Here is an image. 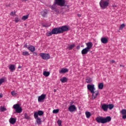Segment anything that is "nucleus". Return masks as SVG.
Returning <instances> with one entry per match:
<instances>
[{"label":"nucleus","instance_id":"obj_9","mask_svg":"<svg viewBox=\"0 0 126 126\" xmlns=\"http://www.w3.org/2000/svg\"><path fill=\"white\" fill-rule=\"evenodd\" d=\"M57 34H58L57 29L55 28L53 29H52L51 32H47L46 33V36H47V37H50V36H52L53 34L57 35Z\"/></svg>","mask_w":126,"mask_h":126},{"label":"nucleus","instance_id":"obj_45","mask_svg":"<svg viewBox=\"0 0 126 126\" xmlns=\"http://www.w3.org/2000/svg\"><path fill=\"white\" fill-rule=\"evenodd\" d=\"M24 48H28V45H27V43L24 45Z\"/></svg>","mask_w":126,"mask_h":126},{"label":"nucleus","instance_id":"obj_35","mask_svg":"<svg viewBox=\"0 0 126 126\" xmlns=\"http://www.w3.org/2000/svg\"><path fill=\"white\" fill-rule=\"evenodd\" d=\"M108 109L110 110L114 108V105L113 104H109L108 105Z\"/></svg>","mask_w":126,"mask_h":126},{"label":"nucleus","instance_id":"obj_10","mask_svg":"<svg viewBox=\"0 0 126 126\" xmlns=\"http://www.w3.org/2000/svg\"><path fill=\"white\" fill-rule=\"evenodd\" d=\"M45 99H46V94H42L40 96H38V102L39 103L44 102V101H45Z\"/></svg>","mask_w":126,"mask_h":126},{"label":"nucleus","instance_id":"obj_43","mask_svg":"<svg viewBox=\"0 0 126 126\" xmlns=\"http://www.w3.org/2000/svg\"><path fill=\"white\" fill-rule=\"evenodd\" d=\"M123 116H122V119L125 120V119H126V114L125 115H122Z\"/></svg>","mask_w":126,"mask_h":126},{"label":"nucleus","instance_id":"obj_28","mask_svg":"<svg viewBox=\"0 0 126 126\" xmlns=\"http://www.w3.org/2000/svg\"><path fill=\"white\" fill-rule=\"evenodd\" d=\"M0 111L1 112H4V111H6V108L4 107V106H1L0 107Z\"/></svg>","mask_w":126,"mask_h":126},{"label":"nucleus","instance_id":"obj_13","mask_svg":"<svg viewBox=\"0 0 126 126\" xmlns=\"http://www.w3.org/2000/svg\"><path fill=\"white\" fill-rule=\"evenodd\" d=\"M9 69H10L11 72H13V71L16 69V67L13 64H11L9 65Z\"/></svg>","mask_w":126,"mask_h":126},{"label":"nucleus","instance_id":"obj_6","mask_svg":"<svg viewBox=\"0 0 126 126\" xmlns=\"http://www.w3.org/2000/svg\"><path fill=\"white\" fill-rule=\"evenodd\" d=\"M13 108L16 110V112L15 113L20 114V113L22 112V108L20 107V105L19 104L14 105Z\"/></svg>","mask_w":126,"mask_h":126},{"label":"nucleus","instance_id":"obj_47","mask_svg":"<svg viewBox=\"0 0 126 126\" xmlns=\"http://www.w3.org/2000/svg\"><path fill=\"white\" fill-rule=\"evenodd\" d=\"M33 55L34 56H37V54L36 52H33Z\"/></svg>","mask_w":126,"mask_h":126},{"label":"nucleus","instance_id":"obj_40","mask_svg":"<svg viewBox=\"0 0 126 126\" xmlns=\"http://www.w3.org/2000/svg\"><path fill=\"white\" fill-rule=\"evenodd\" d=\"M15 22H16V23H18V22H19V21H20V20H19L18 18L16 17L15 18Z\"/></svg>","mask_w":126,"mask_h":126},{"label":"nucleus","instance_id":"obj_18","mask_svg":"<svg viewBox=\"0 0 126 126\" xmlns=\"http://www.w3.org/2000/svg\"><path fill=\"white\" fill-rule=\"evenodd\" d=\"M9 123L11 125H14L16 123V119L15 118H11L9 120Z\"/></svg>","mask_w":126,"mask_h":126},{"label":"nucleus","instance_id":"obj_17","mask_svg":"<svg viewBox=\"0 0 126 126\" xmlns=\"http://www.w3.org/2000/svg\"><path fill=\"white\" fill-rule=\"evenodd\" d=\"M68 72V69L66 68H62L61 70L59 71V73H66Z\"/></svg>","mask_w":126,"mask_h":126},{"label":"nucleus","instance_id":"obj_42","mask_svg":"<svg viewBox=\"0 0 126 126\" xmlns=\"http://www.w3.org/2000/svg\"><path fill=\"white\" fill-rule=\"evenodd\" d=\"M42 26L43 27H49V25H48V24H42Z\"/></svg>","mask_w":126,"mask_h":126},{"label":"nucleus","instance_id":"obj_30","mask_svg":"<svg viewBox=\"0 0 126 126\" xmlns=\"http://www.w3.org/2000/svg\"><path fill=\"white\" fill-rule=\"evenodd\" d=\"M29 15L23 16L22 18V20H26V19H28Z\"/></svg>","mask_w":126,"mask_h":126},{"label":"nucleus","instance_id":"obj_8","mask_svg":"<svg viewBox=\"0 0 126 126\" xmlns=\"http://www.w3.org/2000/svg\"><path fill=\"white\" fill-rule=\"evenodd\" d=\"M44 115V112L42 110H39L38 112H35L34 113L33 117L34 119H37L39 116L41 117V116H43Z\"/></svg>","mask_w":126,"mask_h":126},{"label":"nucleus","instance_id":"obj_14","mask_svg":"<svg viewBox=\"0 0 126 126\" xmlns=\"http://www.w3.org/2000/svg\"><path fill=\"white\" fill-rule=\"evenodd\" d=\"M86 45L87 46V47H86L88 50H89L90 51V49L92 48V46H93V44H92V42H89L87 43H86Z\"/></svg>","mask_w":126,"mask_h":126},{"label":"nucleus","instance_id":"obj_23","mask_svg":"<svg viewBox=\"0 0 126 126\" xmlns=\"http://www.w3.org/2000/svg\"><path fill=\"white\" fill-rule=\"evenodd\" d=\"M42 16L43 17H45L46 16V14H48V11L47 10H45L41 12Z\"/></svg>","mask_w":126,"mask_h":126},{"label":"nucleus","instance_id":"obj_19","mask_svg":"<svg viewBox=\"0 0 126 126\" xmlns=\"http://www.w3.org/2000/svg\"><path fill=\"white\" fill-rule=\"evenodd\" d=\"M101 42L103 44H107L108 43V39L106 37H101Z\"/></svg>","mask_w":126,"mask_h":126},{"label":"nucleus","instance_id":"obj_38","mask_svg":"<svg viewBox=\"0 0 126 126\" xmlns=\"http://www.w3.org/2000/svg\"><path fill=\"white\" fill-rule=\"evenodd\" d=\"M125 24H122V25H121L119 30H122V29L125 27Z\"/></svg>","mask_w":126,"mask_h":126},{"label":"nucleus","instance_id":"obj_48","mask_svg":"<svg viewBox=\"0 0 126 126\" xmlns=\"http://www.w3.org/2000/svg\"><path fill=\"white\" fill-rule=\"evenodd\" d=\"M77 16H78V17H80L81 16V14H77Z\"/></svg>","mask_w":126,"mask_h":126},{"label":"nucleus","instance_id":"obj_33","mask_svg":"<svg viewBox=\"0 0 126 126\" xmlns=\"http://www.w3.org/2000/svg\"><path fill=\"white\" fill-rule=\"evenodd\" d=\"M24 119H26V120H29V119H30V117H29L27 113L24 114Z\"/></svg>","mask_w":126,"mask_h":126},{"label":"nucleus","instance_id":"obj_5","mask_svg":"<svg viewBox=\"0 0 126 126\" xmlns=\"http://www.w3.org/2000/svg\"><path fill=\"white\" fill-rule=\"evenodd\" d=\"M55 4H57L59 6H66L65 0H55Z\"/></svg>","mask_w":126,"mask_h":126},{"label":"nucleus","instance_id":"obj_25","mask_svg":"<svg viewBox=\"0 0 126 126\" xmlns=\"http://www.w3.org/2000/svg\"><path fill=\"white\" fill-rule=\"evenodd\" d=\"M75 46V44L69 45V47H68V50H69V51L71 50L72 49H73V48H74Z\"/></svg>","mask_w":126,"mask_h":126},{"label":"nucleus","instance_id":"obj_50","mask_svg":"<svg viewBox=\"0 0 126 126\" xmlns=\"http://www.w3.org/2000/svg\"><path fill=\"white\" fill-rule=\"evenodd\" d=\"M120 67H124L125 66H124V65H120Z\"/></svg>","mask_w":126,"mask_h":126},{"label":"nucleus","instance_id":"obj_20","mask_svg":"<svg viewBox=\"0 0 126 126\" xmlns=\"http://www.w3.org/2000/svg\"><path fill=\"white\" fill-rule=\"evenodd\" d=\"M68 79L65 77H63V78L60 79V81H61L62 83H65V82L68 81Z\"/></svg>","mask_w":126,"mask_h":126},{"label":"nucleus","instance_id":"obj_44","mask_svg":"<svg viewBox=\"0 0 126 126\" xmlns=\"http://www.w3.org/2000/svg\"><path fill=\"white\" fill-rule=\"evenodd\" d=\"M95 97L96 98V96H97V95L99 94V91H96L95 92Z\"/></svg>","mask_w":126,"mask_h":126},{"label":"nucleus","instance_id":"obj_37","mask_svg":"<svg viewBox=\"0 0 126 126\" xmlns=\"http://www.w3.org/2000/svg\"><path fill=\"white\" fill-rule=\"evenodd\" d=\"M11 94L12 96H16L17 94V93L15 91H12Z\"/></svg>","mask_w":126,"mask_h":126},{"label":"nucleus","instance_id":"obj_26","mask_svg":"<svg viewBox=\"0 0 126 126\" xmlns=\"http://www.w3.org/2000/svg\"><path fill=\"white\" fill-rule=\"evenodd\" d=\"M85 114H86V118L87 119H89V118H90V117L91 116V113H90L88 111H86L85 112Z\"/></svg>","mask_w":126,"mask_h":126},{"label":"nucleus","instance_id":"obj_49","mask_svg":"<svg viewBox=\"0 0 126 126\" xmlns=\"http://www.w3.org/2000/svg\"><path fill=\"white\" fill-rule=\"evenodd\" d=\"M77 49L78 50H79V49H80V46H77Z\"/></svg>","mask_w":126,"mask_h":126},{"label":"nucleus","instance_id":"obj_4","mask_svg":"<svg viewBox=\"0 0 126 126\" xmlns=\"http://www.w3.org/2000/svg\"><path fill=\"white\" fill-rule=\"evenodd\" d=\"M87 89L89 91H90L91 93H92V99L93 100L95 99V95H94V93H95L94 89H95V88L94 85L88 84Z\"/></svg>","mask_w":126,"mask_h":126},{"label":"nucleus","instance_id":"obj_27","mask_svg":"<svg viewBox=\"0 0 126 126\" xmlns=\"http://www.w3.org/2000/svg\"><path fill=\"white\" fill-rule=\"evenodd\" d=\"M57 4H55V1H54V4L51 7V8L52 10H54L57 9V7H56V5H57Z\"/></svg>","mask_w":126,"mask_h":126},{"label":"nucleus","instance_id":"obj_2","mask_svg":"<svg viewBox=\"0 0 126 126\" xmlns=\"http://www.w3.org/2000/svg\"><path fill=\"white\" fill-rule=\"evenodd\" d=\"M56 28V31H57V34H62V33H63V32H67V31H69V27L66 25Z\"/></svg>","mask_w":126,"mask_h":126},{"label":"nucleus","instance_id":"obj_53","mask_svg":"<svg viewBox=\"0 0 126 126\" xmlns=\"http://www.w3.org/2000/svg\"><path fill=\"white\" fill-rule=\"evenodd\" d=\"M0 98H2V95L0 94Z\"/></svg>","mask_w":126,"mask_h":126},{"label":"nucleus","instance_id":"obj_1","mask_svg":"<svg viewBox=\"0 0 126 126\" xmlns=\"http://www.w3.org/2000/svg\"><path fill=\"white\" fill-rule=\"evenodd\" d=\"M95 120L98 123L104 124L111 122L112 118H111V117L110 116H108L106 118H103V117H96Z\"/></svg>","mask_w":126,"mask_h":126},{"label":"nucleus","instance_id":"obj_34","mask_svg":"<svg viewBox=\"0 0 126 126\" xmlns=\"http://www.w3.org/2000/svg\"><path fill=\"white\" fill-rule=\"evenodd\" d=\"M59 112H60L59 109H54L53 111V114H58V113H59Z\"/></svg>","mask_w":126,"mask_h":126},{"label":"nucleus","instance_id":"obj_39","mask_svg":"<svg viewBox=\"0 0 126 126\" xmlns=\"http://www.w3.org/2000/svg\"><path fill=\"white\" fill-rule=\"evenodd\" d=\"M54 11H55V12H56L57 14H59L60 13V11H59V9H58V8H56V9H55Z\"/></svg>","mask_w":126,"mask_h":126},{"label":"nucleus","instance_id":"obj_24","mask_svg":"<svg viewBox=\"0 0 126 126\" xmlns=\"http://www.w3.org/2000/svg\"><path fill=\"white\" fill-rule=\"evenodd\" d=\"M43 75L45 76V77H48L49 75H50V72L44 71L43 73Z\"/></svg>","mask_w":126,"mask_h":126},{"label":"nucleus","instance_id":"obj_21","mask_svg":"<svg viewBox=\"0 0 126 126\" xmlns=\"http://www.w3.org/2000/svg\"><path fill=\"white\" fill-rule=\"evenodd\" d=\"M36 120V122L37 124V125H41L42 123V121L41 120V118H39V117H37V118H34Z\"/></svg>","mask_w":126,"mask_h":126},{"label":"nucleus","instance_id":"obj_29","mask_svg":"<svg viewBox=\"0 0 126 126\" xmlns=\"http://www.w3.org/2000/svg\"><path fill=\"white\" fill-rule=\"evenodd\" d=\"M104 87V84H103V83H100L98 85V89L102 90L103 89V88Z\"/></svg>","mask_w":126,"mask_h":126},{"label":"nucleus","instance_id":"obj_12","mask_svg":"<svg viewBox=\"0 0 126 126\" xmlns=\"http://www.w3.org/2000/svg\"><path fill=\"white\" fill-rule=\"evenodd\" d=\"M27 49H28V50L30 51V52H32V53H34V52H35V46H34L30 45L27 47Z\"/></svg>","mask_w":126,"mask_h":126},{"label":"nucleus","instance_id":"obj_36","mask_svg":"<svg viewBox=\"0 0 126 126\" xmlns=\"http://www.w3.org/2000/svg\"><path fill=\"white\" fill-rule=\"evenodd\" d=\"M4 82V79L3 78H1L0 79V86Z\"/></svg>","mask_w":126,"mask_h":126},{"label":"nucleus","instance_id":"obj_51","mask_svg":"<svg viewBox=\"0 0 126 126\" xmlns=\"http://www.w3.org/2000/svg\"><path fill=\"white\" fill-rule=\"evenodd\" d=\"M12 14H13V12H11L10 13V15H12Z\"/></svg>","mask_w":126,"mask_h":126},{"label":"nucleus","instance_id":"obj_22","mask_svg":"<svg viewBox=\"0 0 126 126\" xmlns=\"http://www.w3.org/2000/svg\"><path fill=\"white\" fill-rule=\"evenodd\" d=\"M86 82L87 83H91L92 82V79L90 77H87L86 79Z\"/></svg>","mask_w":126,"mask_h":126},{"label":"nucleus","instance_id":"obj_46","mask_svg":"<svg viewBox=\"0 0 126 126\" xmlns=\"http://www.w3.org/2000/svg\"><path fill=\"white\" fill-rule=\"evenodd\" d=\"M116 63V62H115V61L114 60H112L111 61H110V63L113 64V63Z\"/></svg>","mask_w":126,"mask_h":126},{"label":"nucleus","instance_id":"obj_11","mask_svg":"<svg viewBox=\"0 0 126 126\" xmlns=\"http://www.w3.org/2000/svg\"><path fill=\"white\" fill-rule=\"evenodd\" d=\"M68 110L71 113H72L73 112H75V111H76V107H75V105H71L68 108Z\"/></svg>","mask_w":126,"mask_h":126},{"label":"nucleus","instance_id":"obj_31","mask_svg":"<svg viewBox=\"0 0 126 126\" xmlns=\"http://www.w3.org/2000/svg\"><path fill=\"white\" fill-rule=\"evenodd\" d=\"M120 113L122 114V115H126V110L122 109V111H120Z\"/></svg>","mask_w":126,"mask_h":126},{"label":"nucleus","instance_id":"obj_7","mask_svg":"<svg viewBox=\"0 0 126 126\" xmlns=\"http://www.w3.org/2000/svg\"><path fill=\"white\" fill-rule=\"evenodd\" d=\"M39 56L42 58V60H45L46 61L50 60L51 58L49 54L41 53L39 54Z\"/></svg>","mask_w":126,"mask_h":126},{"label":"nucleus","instance_id":"obj_41","mask_svg":"<svg viewBox=\"0 0 126 126\" xmlns=\"http://www.w3.org/2000/svg\"><path fill=\"white\" fill-rule=\"evenodd\" d=\"M57 124L58 125H59V126H61L62 125V121L61 120H58L57 121Z\"/></svg>","mask_w":126,"mask_h":126},{"label":"nucleus","instance_id":"obj_56","mask_svg":"<svg viewBox=\"0 0 126 126\" xmlns=\"http://www.w3.org/2000/svg\"><path fill=\"white\" fill-rule=\"evenodd\" d=\"M71 105H72L73 104V102H70Z\"/></svg>","mask_w":126,"mask_h":126},{"label":"nucleus","instance_id":"obj_32","mask_svg":"<svg viewBox=\"0 0 126 126\" xmlns=\"http://www.w3.org/2000/svg\"><path fill=\"white\" fill-rule=\"evenodd\" d=\"M22 55L23 56H29V52H28V51H25L24 52L22 53Z\"/></svg>","mask_w":126,"mask_h":126},{"label":"nucleus","instance_id":"obj_3","mask_svg":"<svg viewBox=\"0 0 126 126\" xmlns=\"http://www.w3.org/2000/svg\"><path fill=\"white\" fill-rule=\"evenodd\" d=\"M110 0H101L99 3V5L102 9H105L109 6Z\"/></svg>","mask_w":126,"mask_h":126},{"label":"nucleus","instance_id":"obj_16","mask_svg":"<svg viewBox=\"0 0 126 126\" xmlns=\"http://www.w3.org/2000/svg\"><path fill=\"white\" fill-rule=\"evenodd\" d=\"M90 50L88 49V48H85L83 49L81 51L82 55H87V54H88V52H89Z\"/></svg>","mask_w":126,"mask_h":126},{"label":"nucleus","instance_id":"obj_52","mask_svg":"<svg viewBox=\"0 0 126 126\" xmlns=\"http://www.w3.org/2000/svg\"><path fill=\"white\" fill-rule=\"evenodd\" d=\"M22 0V1H27V0Z\"/></svg>","mask_w":126,"mask_h":126},{"label":"nucleus","instance_id":"obj_54","mask_svg":"<svg viewBox=\"0 0 126 126\" xmlns=\"http://www.w3.org/2000/svg\"><path fill=\"white\" fill-rule=\"evenodd\" d=\"M21 67H22L21 66H18V68H21Z\"/></svg>","mask_w":126,"mask_h":126},{"label":"nucleus","instance_id":"obj_55","mask_svg":"<svg viewBox=\"0 0 126 126\" xmlns=\"http://www.w3.org/2000/svg\"><path fill=\"white\" fill-rule=\"evenodd\" d=\"M54 92H57V90L56 89H54Z\"/></svg>","mask_w":126,"mask_h":126},{"label":"nucleus","instance_id":"obj_15","mask_svg":"<svg viewBox=\"0 0 126 126\" xmlns=\"http://www.w3.org/2000/svg\"><path fill=\"white\" fill-rule=\"evenodd\" d=\"M101 109L104 111L107 112L108 111V104H104L101 106Z\"/></svg>","mask_w":126,"mask_h":126}]
</instances>
